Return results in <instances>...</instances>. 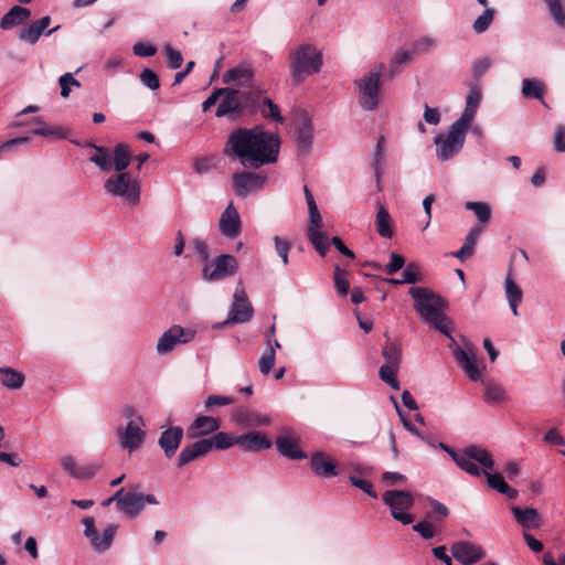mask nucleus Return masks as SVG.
<instances>
[{
    "mask_svg": "<svg viewBox=\"0 0 565 565\" xmlns=\"http://www.w3.org/2000/svg\"><path fill=\"white\" fill-rule=\"evenodd\" d=\"M385 139L381 136L377 140L374 154H373V172L376 179L377 190L382 191L381 177L384 173L385 152H384Z\"/></svg>",
    "mask_w": 565,
    "mask_h": 565,
    "instance_id": "obj_37",
    "label": "nucleus"
},
{
    "mask_svg": "<svg viewBox=\"0 0 565 565\" xmlns=\"http://www.w3.org/2000/svg\"><path fill=\"white\" fill-rule=\"evenodd\" d=\"M220 422L212 416H198L188 428L189 438H200L217 431Z\"/></svg>",
    "mask_w": 565,
    "mask_h": 565,
    "instance_id": "obj_26",
    "label": "nucleus"
},
{
    "mask_svg": "<svg viewBox=\"0 0 565 565\" xmlns=\"http://www.w3.org/2000/svg\"><path fill=\"white\" fill-rule=\"evenodd\" d=\"M413 53L408 50H399L392 57L388 65V77L393 78L398 72L399 67L412 60Z\"/></svg>",
    "mask_w": 565,
    "mask_h": 565,
    "instance_id": "obj_46",
    "label": "nucleus"
},
{
    "mask_svg": "<svg viewBox=\"0 0 565 565\" xmlns=\"http://www.w3.org/2000/svg\"><path fill=\"white\" fill-rule=\"evenodd\" d=\"M103 467V462L99 460L79 465L78 473H76V479L85 480L93 478Z\"/></svg>",
    "mask_w": 565,
    "mask_h": 565,
    "instance_id": "obj_55",
    "label": "nucleus"
},
{
    "mask_svg": "<svg viewBox=\"0 0 565 565\" xmlns=\"http://www.w3.org/2000/svg\"><path fill=\"white\" fill-rule=\"evenodd\" d=\"M147 503L157 505L159 501L153 494L127 492L120 500V511L130 518H136L142 512Z\"/></svg>",
    "mask_w": 565,
    "mask_h": 565,
    "instance_id": "obj_17",
    "label": "nucleus"
},
{
    "mask_svg": "<svg viewBox=\"0 0 565 565\" xmlns=\"http://www.w3.org/2000/svg\"><path fill=\"white\" fill-rule=\"evenodd\" d=\"M382 355L386 361L384 364L392 366L401 365L402 350L397 343L388 341L382 350Z\"/></svg>",
    "mask_w": 565,
    "mask_h": 565,
    "instance_id": "obj_44",
    "label": "nucleus"
},
{
    "mask_svg": "<svg viewBox=\"0 0 565 565\" xmlns=\"http://www.w3.org/2000/svg\"><path fill=\"white\" fill-rule=\"evenodd\" d=\"M31 17L28 8L14 6L0 20V28L10 30L13 26L24 23Z\"/></svg>",
    "mask_w": 565,
    "mask_h": 565,
    "instance_id": "obj_33",
    "label": "nucleus"
},
{
    "mask_svg": "<svg viewBox=\"0 0 565 565\" xmlns=\"http://www.w3.org/2000/svg\"><path fill=\"white\" fill-rule=\"evenodd\" d=\"M232 182L237 195L246 198L264 188L266 177L253 172H236L232 175Z\"/></svg>",
    "mask_w": 565,
    "mask_h": 565,
    "instance_id": "obj_16",
    "label": "nucleus"
},
{
    "mask_svg": "<svg viewBox=\"0 0 565 565\" xmlns=\"http://www.w3.org/2000/svg\"><path fill=\"white\" fill-rule=\"evenodd\" d=\"M399 370V366H392L383 364L379 370L380 379L386 383L392 390L399 391L401 384L396 379V374Z\"/></svg>",
    "mask_w": 565,
    "mask_h": 565,
    "instance_id": "obj_43",
    "label": "nucleus"
},
{
    "mask_svg": "<svg viewBox=\"0 0 565 565\" xmlns=\"http://www.w3.org/2000/svg\"><path fill=\"white\" fill-rule=\"evenodd\" d=\"M322 65V52L312 43H301L289 53L290 77L295 85L318 74Z\"/></svg>",
    "mask_w": 565,
    "mask_h": 565,
    "instance_id": "obj_3",
    "label": "nucleus"
},
{
    "mask_svg": "<svg viewBox=\"0 0 565 565\" xmlns=\"http://www.w3.org/2000/svg\"><path fill=\"white\" fill-rule=\"evenodd\" d=\"M238 447L243 451H259L269 449L271 441L263 433L252 430L238 436Z\"/></svg>",
    "mask_w": 565,
    "mask_h": 565,
    "instance_id": "obj_25",
    "label": "nucleus"
},
{
    "mask_svg": "<svg viewBox=\"0 0 565 565\" xmlns=\"http://www.w3.org/2000/svg\"><path fill=\"white\" fill-rule=\"evenodd\" d=\"M143 427V419H137V422L127 423L125 427H117L119 446L128 452H132L139 449L146 438V431Z\"/></svg>",
    "mask_w": 565,
    "mask_h": 565,
    "instance_id": "obj_14",
    "label": "nucleus"
},
{
    "mask_svg": "<svg viewBox=\"0 0 565 565\" xmlns=\"http://www.w3.org/2000/svg\"><path fill=\"white\" fill-rule=\"evenodd\" d=\"M0 383L9 390H19L24 384V374L12 367H0Z\"/></svg>",
    "mask_w": 565,
    "mask_h": 565,
    "instance_id": "obj_39",
    "label": "nucleus"
},
{
    "mask_svg": "<svg viewBox=\"0 0 565 565\" xmlns=\"http://www.w3.org/2000/svg\"><path fill=\"white\" fill-rule=\"evenodd\" d=\"M507 398L504 388L497 384L489 382L486 384L484 401L488 404L501 403Z\"/></svg>",
    "mask_w": 565,
    "mask_h": 565,
    "instance_id": "obj_47",
    "label": "nucleus"
},
{
    "mask_svg": "<svg viewBox=\"0 0 565 565\" xmlns=\"http://www.w3.org/2000/svg\"><path fill=\"white\" fill-rule=\"evenodd\" d=\"M31 134L34 136L47 137L57 140L67 138V129L60 126H50L41 117L32 118Z\"/></svg>",
    "mask_w": 565,
    "mask_h": 565,
    "instance_id": "obj_28",
    "label": "nucleus"
},
{
    "mask_svg": "<svg viewBox=\"0 0 565 565\" xmlns=\"http://www.w3.org/2000/svg\"><path fill=\"white\" fill-rule=\"evenodd\" d=\"M140 82L151 90H157L160 87V81L154 71L143 68L139 74Z\"/></svg>",
    "mask_w": 565,
    "mask_h": 565,
    "instance_id": "obj_56",
    "label": "nucleus"
},
{
    "mask_svg": "<svg viewBox=\"0 0 565 565\" xmlns=\"http://www.w3.org/2000/svg\"><path fill=\"white\" fill-rule=\"evenodd\" d=\"M334 286L339 295L345 296L349 292L350 284L347 278V273L340 268L339 265L334 267Z\"/></svg>",
    "mask_w": 565,
    "mask_h": 565,
    "instance_id": "obj_54",
    "label": "nucleus"
},
{
    "mask_svg": "<svg viewBox=\"0 0 565 565\" xmlns=\"http://www.w3.org/2000/svg\"><path fill=\"white\" fill-rule=\"evenodd\" d=\"M210 440L213 441V448L221 450L238 446V436L225 431L216 433Z\"/></svg>",
    "mask_w": 565,
    "mask_h": 565,
    "instance_id": "obj_49",
    "label": "nucleus"
},
{
    "mask_svg": "<svg viewBox=\"0 0 565 565\" xmlns=\"http://www.w3.org/2000/svg\"><path fill=\"white\" fill-rule=\"evenodd\" d=\"M521 93L526 99H537L543 102L545 85L539 78H524L522 81Z\"/></svg>",
    "mask_w": 565,
    "mask_h": 565,
    "instance_id": "obj_38",
    "label": "nucleus"
},
{
    "mask_svg": "<svg viewBox=\"0 0 565 565\" xmlns=\"http://www.w3.org/2000/svg\"><path fill=\"white\" fill-rule=\"evenodd\" d=\"M404 266L405 258L402 255L393 252L390 254V262L385 265L384 270L386 274L393 275L404 268Z\"/></svg>",
    "mask_w": 565,
    "mask_h": 565,
    "instance_id": "obj_63",
    "label": "nucleus"
},
{
    "mask_svg": "<svg viewBox=\"0 0 565 565\" xmlns=\"http://www.w3.org/2000/svg\"><path fill=\"white\" fill-rule=\"evenodd\" d=\"M183 435L184 430L180 426L169 427L161 433L158 439V444L167 458L170 459L175 455L182 441Z\"/></svg>",
    "mask_w": 565,
    "mask_h": 565,
    "instance_id": "obj_22",
    "label": "nucleus"
},
{
    "mask_svg": "<svg viewBox=\"0 0 565 565\" xmlns=\"http://www.w3.org/2000/svg\"><path fill=\"white\" fill-rule=\"evenodd\" d=\"M259 110L264 118L273 119L279 124H282L285 120L280 114L279 107L269 98L263 99Z\"/></svg>",
    "mask_w": 565,
    "mask_h": 565,
    "instance_id": "obj_50",
    "label": "nucleus"
},
{
    "mask_svg": "<svg viewBox=\"0 0 565 565\" xmlns=\"http://www.w3.org/2000/svg\"><path fill=\"white\" fill-rule=\"evenodd\" d=\"M491 470L492 469H483V475L487 478L489 487L497 490L499 493L505 495L507 498L515 500L519 497L518 490L511 488L500 473H493Z\"/></svg>",
    "mask_w": 565,
    "mask_h": 565,
    "instance_id": "obj_34",
    "label": "nucleus"
},
{
    "mask_svg": "<svg viewBox=\"0 0 565 565\" xmlns=\"http://www.w3.org/2000/svg\"><path fill=\"white\" fill-rule=\"evenodd\" d=\"M253 316L254 308L248 300L243 281L239 279L236 284L231 308L224 324L245 323L252 320Z\"/></svg>",
    "mask_w": 565,
    "mask_h": 565,
    "instance_id": "obj_10",
    "label": "nucleus"
},
{
    "mask_svg": "<svg viewBox=\"0 0 565 565\" xmlns=\"http://www.w3.org/2000/svg\"><path fill=\"white\" fill-rule=\"evenodd\" d=\"M84 524V535L89 540L92 547L97 553L106 552L113 544L114 537L116 535L117 525L109 524L107 525L103 534H98L95 527V520L92 516H85L82 520Z\"/></svg>",
    "mask_w": 565,
    "mask_h": 565,
    "instance_id": "obj_13",
    "label": "nucleus"
},
{
    "mask_svg": "<svg viewBox=\"0 0 565 565\" xmlns=\"http://www.w3.org/2000/svg\"><path fill=\"white\" fill-rule=\"evenodd\" d=\"M195 338V331L174 324L166 330L157 342V353L164 355L174 350L175 347L186 344Z\"/></svg>",
    "mask_w": 565,
    "mask_h": 565,
    "instance_id": "obj_11",
    "label": "nucleus"
},
{
    "mask_svg": "<svg viewBox=\"0 0 565 565\" xmlns=\"http://www.w3.org/2000/svg\"><path fill=\"white\" fill-rule=\"evenodd\" d=\"M553 19L561 28L565 26V0H542Z\"/></svg>",
    "mask_w": 565,
    "mask_h": 565,
    "instance_id": "obj_42",
    "label": "nucleus"
},
{
    "mask_svg": "<svg viewBox=\"0 0 565 565\" xmlns=\"http://www.w3.org/2000/svg\"><path fill=\"white\" fill-rule=\"evenodd\" d=\"M105 192L136 206L140 202L141 181L138 175L121 171L113 173L104 183Z\"/></svg>",
    "mask_w": 565,
    "mask_h": 565,
    "instance_id": "obj_4",
    "label": "nucleus"
},
{
    "mask_svg": "<svg viewBox=\"0 0 565 565\" xmlns=\"http://www.w3.org/2000/svg\"><path fill=\"white\" fill-rule=\"evenodd\" d=\"M466 209L473 211L480 223H488L491 216L490 206L484 202H467Z\"/></svg>",
    "mask_w": 565,
    "mask_h": 565,
    "instance_id": "obj_53",
    "label": "nucleus"
},
{
    "mask_svg": "<svg viewBox=\"0 0 565 565\" xmlns=\"http://www.w3.org/2000/svg\"><path fill=\"white\" fill-rule=\"evenodd\" d=\"M238 270V262L235 256L222 254L207 260L202 268L201 278L204 281H220L234 276Z\"/></svg>",
    "mask_w": 565,
    "mask_h": 565,
    "instance_id": "obj_9",
    "label": "nucleus"
},
{
    "mask_svg": "<svg viewBox=\"0 0 565 565\" xmlns=\"http://www.w3.org/2000/svg\"><path fill=\"white\" fill-rule=\"evenodd\" d=\"M469 128L458 121H454L446 135L435 137L436 154L440 161H447L462 149Z\"/></svg>",
    "mask_w": 565,
    "mask_h": 565,
    "instance_id": "obj_7",
    "label": "nucleus"
},
{
    "mask_svg": "<svg viewBox=\"0 0 565 565\" xmlns=\"http://www.w3.org/2000/svg\"><path fill=\"white\" fill-rule=\"evenodd\" d=\"M457 466L471 476H480L483 469H493L494 461L488 450L481 446L471 445L452 455Z\"/></svg>",
    "mask_w": 565,
    "mask_h": 565,
    "instance_id": "obj_5",
    "label": "nucleus"
},
{
    "mask_svg": "<svg viewBox=\"0 0 565 565\" xmlns=\"http://www.w3.org/2000/svg\"><path fill=\"white\" fill-rule=\"evenodd\" d=\"M276 447L280 455L294 459V460H300L307 458V455L299 449L297 443L288 437V436H281L277 438L276 440Z\"/></svg>",
    "mask_w": 565,
    "mask_h": 565,
    "instance_id": "obj_35",
    "label": "nucleus"
},
{
    "mask_svg": "<svg viewBox=\"0 0 565 565\" xmlns=\"http://www.w3.org/2000/svg\"><path fill=\"white\" fill-rule=\"evenodd\" d=\"M383 502L390 508L394 520L404 525L413 523L414 518L407 512L414 505L412 493L404 490H388L383 493Z\"/></svg>",
    "mask_w": 565,
    "mask_h": 565,
    "instance_id": "obj_8",
    "label": "nucleus"
},
{
    "mask_svg": "<svg viewBox=\"0 0 565 565\" xmlns=\"http://www.w3.org/2000/svg\"><path fill=\"white\" fill-rule=\"evenodd\" d=\"M218 92L222 99L215 113L216 117H223L230 114L241 115L243 113L239 104V99L243 95L239 94L238 89L218 88Z\"/></svg>",
    "mask_w": 565,
    "mask_h": 565,
    "instance_id": "obj_20",
    "label": "nucleus"
},
{
    "mask_svg": "<svg viewBox=\"0 0 565 565\" xmlns=\"http://www.w3.org/2000/svg\"><path fill=\"white\" fill-rule=\"evenodd\" d=\"M275 361L276 352L274 351V347H266L265 351L263 352L258 361L259 372L263 375H268L275 365Z\"/></svg>",
    "mask_w": 565,
    "mask_h": 565,
    "instance_id": "obj_51",
    "label": "nucleus"
},
{
    "mask_svg": "<svg viewBox=\"0 0 565 565\" xmlns=\"http://www.w3.org/2000/svg\"><path fill=\"white\" fill-rule=\"evenodd\" d=\"M452 556L463 565H472L484 557L481 546L470 542H458L451 546Z\"/></svg>",
    "mask_w": 565,
    "mask_h": 565,
    "instance_id": "obj_19",
    "label": "nucleus"
},
{
    "mask_svg": "<svg viewBox=\"0 0 565 565\" xmlns=\"http://www.w3.org/2000/svg\"><path fill=\"white\" fill-rule=\"evenodd\" d=\"M254 77L253 71L250 67L245 65H239L237 67H233L226 71L223 75V83L232 84L235 86H246L252 83Z\"/></svg>",
    "mask_w": 565,
    "mask_h": 565,
    "instance_id": "obj_31",
    "label": "nucleus"
},
{
    "mask_svg": "<svg viewBox=\"0 0 565 565\" xmlns=\"http://www.w3.org/2000/svg\"><path fill=\"white\" fill-rule=\"evenodd\" d=\"M96 152L90 157V161L95 163L102 171H110L111 154L107 148L94 146Z\"/></svg>",
    "mask_w": 565,
    "mask_h": 565,
    "instance_id": "obj_45",
    "label": "nucleus"
},
{
    "mask_svg": "<svg viewBox=\"0 0 565 565\" xmlns=\"http://www.w3.org/2000/svg\"><path fill=\"white\" fill-rule=\"evenodd\" d=\"M495 11L494 9L487 8L482 14H480L473 22V31L478 34L483 33L489 29L493 19Z\"/></svg>",
    "mask_w": 565,
    "mask_h": 565,
    "instance_id": "obj_52",
    "label": "nucleus"
},
{
    "mask_svg": "<svg viewBox=\"0 0 565 565\" xmlns=\"http://www.w3.org/2000/svg\"><path fill=\"white\" fill-rule=\"evenodd\" d=\"M515 521L524 529H536L541 525V516L533 508L521 509L516 505L511 508Z\"/></svg>",
    "mask_w": 565,
    "mask_h": 565,
    "instance_id": "obj_30",
    "label": "nucleus"
},
{
    "mask_svg": "<svg viewBox=\"0 0 565 565\" xmlns=\"http://www.w3.org/2000/svg\"><path fill=\"white\" fill-rule=\"evenodd\" d=\"M482 233L481 226H473L465 238V243L459 250L454 253V256L460 260H466L473 255L475 246L477 245Z\"/></svg>",
    "mask_w": 565,
    "mask_h": 565,
    "instance_id": "obj_36",
    "label": "nucleus"
},
{
    "mask_svg": "<svg viewBox=\"0 0 565 565\" xmlns=\"http://www.w3.org/2000/svg\"><path fill=\"white\" fill-rule=\"evenodd\" d=\"M274 244L276 253L280 257L284 266H287L289 263V252L291 248L290 243L284 238H280L279 236H275Z\"/></svg>",
    "mask_w": 565,
    "mask_h": 565,
    "instance_id": "obj_59",
    "label": "nucleus"
},
{
    "mask_svg": "<svg viewBox=\"0 0 565 565\" xmlns=\"http://www.w3.org/2000/svg\"><path fill=\"white\" fill-rule=\"evenodd\" d=\"M482 98L481 89L479 86H471L469 93L466 97V107L461 114V116L456 120L461 125L470 128L477 110L480 106Z\"/></svg>",
    "mask_w": 565,
    "mask_h": 565,
    "instance_id": "obj_24",
    "label": "nucleus"
},
{
    "mask_svg": "<svg viewBox=\"0 0 565 565\" xmlns=\"http://www.w3.org/2000/svg\"><path fill=\"white\" fill-rule=\"evenodd\" d=\"M163 52L167 57L168 65L171 70H177L181 67L183 63V57L180 51L174 50L170 45H166Z\"/></svg>",
    "mask_w": 565,
    "mask_h": 565,
    "instance_id": "obj_60",
    "label": "nucleus"
},
{
    "mask_svg": "<svg viewBox=\"0 0 565 565\" xmlns=\"http://www.w3.org/2000/svg\"><path fill=\"white\" fill-rule=\"evenodd\" d=\"M51 18L45 15L36 21H33L30 25L20 30L19 39L29 44H35L45 29L50 25Z\"/></svg>",
    "mask_w": 565,
    "mask_h": 565,
    "instance_id": "obj_29",
    "label": "nucleus"
},
{
    "mask_svg": "<svg viewBox=\"0 0 565 565\" xmlns=\"http://www.w3.org/2000/svg\"><path fill=\"white\" fill-rule=\"evenodd\" d=\"M131 161V152L125 143H118L113 151L111 167L115 172L126 171Z\"/></svg>",
    "mask_w": 565,
    "mask_h": 565,
    "instance_id": "obj_40",
    "label": "nucleus"
},
{
    "mask_svg": "<svg viewBox=\"0 0 565 565\" xmlns=\"http://www.w3.org/2000/svg\"><path fill=\"white\" fill-rule=\"evenodd\" d=\"M461 340L463 342V347L456 345L452 349V355L458 365L470 377V380L477 382L481 380L482 375L481 370L478 366L475 348L465 337H461Z\"/></svg>",
    "mask_w": 565,
    "mask_h": 565,
    "instance_id": "obj_12",
    "label": "nucleus"
},
{
    "mask_svg": "<svg viewBox=\"0 0 565 565\" xmlns=\"http://www.w3.org/2000/svg\"><path fill=\"white\" fill-rule=\"evenodd\" d=\"M375 225L377 233L384 238H391L393 230L391 227V215L388 211L380 205L376 213Z\"/></svg>",
    "mask_w": 565,
    "mask_h": 565,
    "instance_id": "obj_41",
    "label": "nucleus"
},
{
    "mask_svg": "<svg viewBox=\"0 0 565 565\" xmlns=\"http://www.w3.org/2000/svg\"><path fill=\"white\" fill-rule=\"evenodd\" d=\"M234 398L224 395H210L204 401V406L206 409H212L214 407H223L234 403Z\"/></svg>",
    "mask_w": 565,
    "mask_h": 565,
    "instance_id": "obj_62",
    "label": "nucleus"
},
{
    "mask_svg": "<svg viewBox=\"0 0 565 565\" xmlns=\"http://www.w3.org/2000/svg\"><path fill=\"white\" fill-rule=\"evenodd\" d=\"M404 267L405 269L402 273V281L405 284H415L420 280V270L415 263H409Z\"/></svg>",
    "mask_w": 565,
    "mask_h": 565,
    "instance_id": "obj_61",
    "label": "nucleus"
},
{
    "mask_svg": "<svg viewBox=\"0 0 565 565\" xmlns=\"http://www.w3.org/2000/svg\"><path fill=\"white\" fill-rule=\"evenodd\" d=\"M553 147L556 152H565V126L558 125L553 136Z\"/></svg>",
    "mask_w": 565,
    "mask_h": 565,
    "instance_id": "obj_64",
    "label": "nucleus"
},
{
    "mask_svg": "<svg viewBox=\"0 0 565 565\" xmlns=\"http://www.w3.org/2000/svg\"><path fill=\"white\" fill-rule=\"evenodd\" d=\"M504 292L505 297L508 299L510 309L513 313V316H518V308L519 305L522 302L523 299V292L521 287L514 281L511 270L508 273L505 279H504Z\"/></svg>",
    "mask_w": 565,
    "mask_h": 565,
    "instance_id": "obj_32",
    "label": "nucleus"
},
{
    "mask_svg": "<svg viewBox=\"0 0 565 565\" xmlns=\"http://www.w3.org/2000/svg\"><path fill=\"white\" fill-rule=\"evenodd\" d=\"M280 140L276 134L258 127L238 128L230 134L224 154L238 159L245 168L258 169L277 161Z\"/></svg>",
    "mask_w": 565,
    "mask_h": 565,
    "instance_id": "obj_1",
    "label": "nucleus"
},
{
    "mask_svg": "<svg viewBox=\"0 0 565 565\" xmlns=\"http://www.w3.org/2000/svg\"><path fill=\"white\" fill-rule=\"evenodd\" d=\"M313 142V126L307 113H299L296 117L297 151L301 156L309 153Z\"/></svg>",
    "mask_w": 565,
    "mask_h": 565,
    "instance_id": "obj_15",
    "label": "nucleus"
},
{
    "mask_svg": "<svg viewBox=\"0 0 565 565\" xmlns=\"http://www.w3.org/2000/svg\"><path fill=\"white\" fill-rule=\"evenodd\" d=\"M58 84L61 86V96L63 98H67L72 90V86L79 87V82L74 78L72 73H65L58 78Z\"/></svg>",
    "mask_w": 565,
    "mask_h": 565,
    "instance_id": "obj_57",
    "label": "nucleus"
},
{
    "mask_svg": "<svg viewBox=\"0 0 565 565\" xmlns=\"http://www.w3.org/2000/svg\"><path fill=\"white\" fill-rule=\"evenodd\" d=\"M408 292L415 301L414 307L423 322L437 329L455 343V338L450 333L454 323L444 313L447 308L446 300L425 287H412Z\"/></svg>",
    "mask_w": 565,
    "mask_h": 565,
    "instance_id": "obj_2",
    "label": "nucleus"
},
{
    "mask_svg": "<svg viewBox=\"0 0 565 565\" xmlns=\"http://www.w3.org/2000/svg\"><path fill=\"white\" fill-rule=\"evenodd\" d=\"M310 468L315 475L323 478H331L338 475L335 463L322 451H318L312 455Z\"/></svg>",
    "mask_w": 565,
    "mask_h": 565,
    "instance_id": "obj_27",
    "label": "nucleus"
},
{
    "mask_svg": "<svg viewBox=\"0 0 565 565\" xmlns=\"http://www.w3.org/2000/svg\"><path fill=\"white\" fill-rule=\"evenodd\" d=\"M218 228L223 236L227 238H236L242 232L239 214L233 202L226 206L218 220Z\"/></svg>",
    "mask_w": 565,
    "mask_h": 565,
    "instance_id": "obj_18",
    "label": "nucleus"
},
{
    "mask_svg": "<svg viewBox=\"0 0 565 565\" xmlns=\"http://www.w3.org/2000/svg\"><path fill=\"white\" fill-rule=\"evenodd\" d=\"M382 71L383 64L376 65L354 82L359 90V104L364 110H374L380 104Z\"/></svg>",
    "mask_w": 565,
    "mask_h": 565,
    "instance_id": "obj_6",
    "label": "nucleus"
},
{
    "mask_svg": "<svg viewBox=\"0 0 565 565\" xmlns=\"http://www.w3.org/2000/svg\"><path fill=\"white\" fill-rule=\"evenodd\" d=\"M212 449H213L212 440H210L207 438L200 439V440L193 443L192 445L184 447L181 450V452L177 459V466L183 467V466L190 463L191 461L203 457L204 455L210 452Z\"/></svg>",
    "mask_w": 565,
    "mask_h": 565,
    "instance_id": "obj_21",
    "label": "nucleus"
},
{
    "mask_svg": "<svg viewBox=\"0 0 565 565\" xmlns=\"http://www.w3.org/2000/svg\"><path fill=\"white\" fill-rule=\"evenodd\" d=\"M349 481L352 486L365 492L372 499L377 498V493L375 492L373 484L370 481H366L353 473L349 476Z\"/></svg>",
    "mask_w": 565,
    "mask_h": 565,
    "instance_id": "obj_58",
    "label": "nucleus"
},
{
    "mask_svg": "<svg viewBox=\"0 0 565 565\" xmlns=\"http://www.w3.org/2000/svg\"><path fill=\"white\" fill-rule=\"evenodd\" d=\"M308 238L311 244L315 246L316 250L324 256L329 249V244L327 242V235L318 228L308 230Z\"/></svg>",
    "mask_w": 565,
    "mask_h": 565,
    "instance_id": "obj_48",
    "label": "nucleus"
},
{
    "mask_svg": "<svg viewBox=\"0 0 565 565\" xmlns=\"http://www.w3.org/2000/svg\"><path fill=\"white\" fill-rule=\"evenodd\" d=\"M232 422L242 427L267 426L270 418L245 407L235 408L232 412Z\"/></svg>",
    "mask_w": 565,
    "mask_h": 565,
    "instance_id": "obj_23",
    "label": "nucleus"
}]
</instances>
